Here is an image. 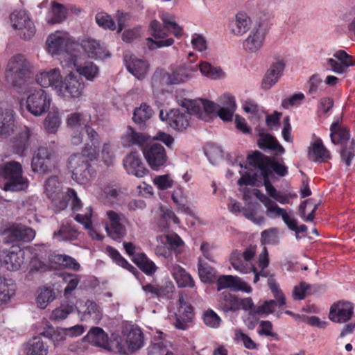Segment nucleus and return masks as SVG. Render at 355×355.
I'll list each match as a JSON object with an SVG mask.
<instances>
[{"label": "nucleus", "instance_id": "obj_40", "mask_svg": "<svg viewBox=\"0 0 355 355\" xmlns=\"http://www.w3.org/2000/svg\"><path fill=\"white\" fill-rule=\"evenodd\" d=\"M171 272L175 279L178 286L181 288H193L195 286L194 281L191 275L184 268L179 265H173L171 268Z\"/></svg>", "mask_w": 355, "mask_h": 355}, {"label": "nucleus", "instance_id": "obj_44", "mask_svg": "<svg viewBox=\"0 0 355 355\" xmlns=\"http://www.w3.org/2000/svg\"><path fill=\"white\" fill-rule=\"evenodd\" d=\"M125 343L129 352H133L144 345L143 334L140 329H131L125 336Z\"/></svg>", "mask_w": 355, "mask_h": 355}, {"label": "nucleus", "instance_id": "obj_21", "mask_svg": "<svg viewBox=\"0 0 355 355\" xmlns=\"http://www.w3.org/2000/svg\"><path fill=\"white\" fill-rule=\"evenodd\" d=\"M334 57L336 59H327V69L337 74L346 73L350 67L355 65L353 57L347 54L344 50L336 51L334 53Z\"/></svg>", "mask_w": 355, "mask_h": 355}, {"label": "nucleus", "instance_id": "obj_26", "mask_svg": "<svg viewBox=\"0 0 355 355\" xmlns=\"http://www.w3.org/2000/svg\"><path fill=\"white\" fill-rule=\"evenodd\" d=\"M286 63L283 60L272 63L263 76L262 88L267 90L275 85L283 75Z\"/></svg>", "mask_w": 355, "mask_h": 355}, {"label": "nucleus", "instance_id": "obj_16", "mask_svg": "<svg viewBox=\"0 0 355 355\" xmlns=\"http://www.w3.org/2000/svg\"><path fill=\"white\" fill-rule=\"evenodd\" d=\"M194 318L193 306L186 302L182 294H180L178 306L173 318V324L177 329L187 330Z\"/></svg>", "mask_w": 355, "mask_h": 355}, {"label": "nucleus", "instance_id": "obj_61", "mask_svg": "<svg viewBox=\"0 0 355 355\" xmlns=\"http://www.w3.org/2000/svg\"><path fill=\"white\" fill-rule=\"evenodd\" d=\"M95 19L97 24L104 29L110 31L116 29V25L111 16L105 12H98Z\"/></svg>", "mask_w": 355, "mask_h": 355}, {"label": "nucleus", "instance_id": "obj_9", "mask_svg": "<svg viewBox=\"0 0 355 355\" xmlns=\"http://www.w3.org/2000/svg\"><path fill=\"white\" fill-rule=\"evenodd\" d=\"M32 66L26 58L21 55L12 57L8 64L6 77L15 86L21 84V80L28 77Z\"/></svg>", "mask_w": 355, "mask_h": 355}, {"label": "nucleus", "instance_id": "obj_35", "mask_svg": "<svg viewBox=\"0 0 355 355\" xmlns=\"http://www.w3.org/2000/svg\"><path fill=\"white\" fill-rule=\"evenodd\" d=\"M251 19L245 12H241L236 14L234 20L230 24L231 33L234 35L241 36L250 30Z\"/></svg>", "mask_w": 355, "mask_h": 355}, {"label": "nucleus", "instance_id": "obj_49", "mask_svg": "<svg viewBox=\"0 0 355 355\" xmlns=\"http://www.w3.org/2000/svg\"><path fill=\"white\" fill-rule=\"evenodd\" d=\"M75 308L76 306L73 303L64 302L62 303L60 306L53 310L50 315V319L55 322L63 320L74 311Z\"/></svg>", "mask_w": 355, "mask_h": 355}, {"label": "nucleus", "instance_id": "obj_29", "mask_svg": "<svg viewBox=\"0 0 355 355\" xmlns=\"http://www.w3.org/2000/svg\"><path fill=\"white\" fill-rule=\"evenodd\" d=\"M123 166L128 174L137 178L144 177L148 171L136 153H130L124 158Z\"/></svg>", "mask_w": 355, "mask_h": 355}, {"label": "nucleus", "instance_id": "obj_57", "mask_svg": "<svg viewBox=\"0 0 355 355\" xmlns=\"http://www.w3.org/2000/svg\"><path fill=\"white\" fill-rule=\"evenodd\" d=\"M67 125L71 130H82L83 126L85 127L87 121L85 119V114L81 112L70 114L67 119Z\"/></svg>", "mask_w": 355, "mask_h": 355}, {"label": "nucleus", "instance_id": "obj_17", "mask_svg": "<svg viewBox=\"0 0 355 355\" xmlns=\"http://www.w3.org/2000/svg\"><path fill=\"white\" fill-rule=\"evenodd\" d=\"M45 191L57 211L63 210L67 207L68 202L64 198L66 193L61 191V184L57 177L53 176L46 180Z\"/></svg>", "mask_w": 355, "mask_h": 355}, {"label": "nucleus", "instance_id": "obj_47", "mask_svg": "<svg viewBox=\"0 0 355 355\" xmlns=\"http://www.w3.org/2000/svg\"><path fill=\"white\" fill-rule=\"evenodd\" d=\"M15 293V284L0 276V306L8 302Z\"/></svg>", "mask_w": 355, "mask_h": 355}, {"label": "nucleus", "instance_id": "obj_6", "mask_svg": "<svg viewBox=\"0 0 355 355\" xmlns=\"http://www.w3.org/2000/svg\"><path fill=\"white\" fill-rule=\"evenodd\" d=\"M0 235L7 243L19 241L30 242L35 237V232L21 224L4 223L0 227Z\"/></svg>", "mask_w": 355, "mask_h": 355}, {"label": "nucleus", "instance_id": "obj_32", "mask_svg": "<svg viewBox=\"0 0 355 355\" xmlns=\"http://www.w3.org/2000/svg\"><path fill=\"white\" fill-rule=\"evenodd\" d=\"M162 24L159 22L158 27L164 28L165 31L171 32L176 38L179 39L184 35V31L175 21V16L167 12H160L159 14Z\"/></svg>", "mask_w": 355, "mask_h": 355}, {"label": "nucleus", "instance_id": "obj_58", "mask_svg": "<svg viewBox=\"0 0 355 355\" xmlns=\"http://www.w3.org/2000/svg\"><path fill=\"white\" fill-rule=\"evenodd\" d=\"M159 209L161 212V219L159 224V228L162 230L167 229L170 220H172L175 224L180 223L179 218L171 209L162 205L159 207Z\"/></svg>", "mask_w": 355, "mask_h": 355}, {"label": "nucleus", "instance_id": "obj_13", "mask_svg": "<svg viewBox=\"0 0 355 355\" xmlns=\"http://www.w3.org/2000/svg\"><path fill=\"white\" fill-rule=\"evenodd\" d=\"M180 105L204 121L207 120L209 114L217 113L219 108V105L215 103L202 99L190 100L184 98L181 101Z\"/></svg>", "mask_w": 355, "mask_h": 355}, {"label": "nucleus", "instance_id": "obj_53", "mask_svg": "<svg viewBox=\"0 0 355 355\" xmlns=\"http://www.w3.org/2000/svg\"><path fill=\"white\" fill-rule=\"evenodd\" d=\"M77 236L78 232L69 223L62 225L59 230L53 233V237L59 241H71Z\"/></svg>", "mask_w": 355, "mask_h": 355}, {"label": "nucleus", "instance_id": "obj_39", "mask_svg": "<svg viewBox=\"0 0 355 355\" xmlns=\"http://www.w3.org/2000/svg\"><path fill=\"white\" fill-rule=\"evenodd\" d=\"M92 215L93 209L91 206H88L83 211V213L77 214L74 217V220L78 223L83 225L85 229L89 231L92 239L101 240L103 236L95 232L92 228Z\"/></svg>", "mask_w": 355, "mask_h": 355}, {"label": "nucleus", "instance_id": "obj_41", "mask_svg": "<svg viewBox=\"0 0 355 355\" xmlns=\"http://www.w3.org/2000/svg\"><path fill=\"white\" fill-rule=\"evenodd\" d=\"M160 239L162 243L168 244L170 249L168 248L167 252L163 253L161 252V248L157 247V255L168 257L171 254V250H174L176 254L180 253L179 248L184 245V241L176 233L167 234L161 236Z\"/></svg>", "mask_w": 355, "mask_h": 355}, {"label": "nucleus", "instance_id": "obj_54", "mask_svg": "<svg viewBox=\"0 0 355 355\" xmlns=\"http://www.w3.org/2000/svg\"><path fill=\"white\" fill-rule=\"evenodd\" d=\"M198 268L199 277L202 282L211 283L214 282L216 278V270L214 268L199 259Z\"/></svg>", "mask_w": 355, "mask_h": 355}, {"label": "nucleus", "instance_id": "obj_14", "mask_svg": "<svg viewBox=\"0 0 355 355\" xmlns=\"http://www.w3.org/2000/svg\"><path fill=\"white\" fill-rule=\"evenodd\" d=\"M268 285L276 300H266L261 305L257 306L253 313L256 314L268 315L275 311V306H282L286 304V300L282 291L275 279L270 277L268 279Z\"/></svg>", "mask_w": 355, "mask_h": 355}, {"label": "nucleus", "instance_id": "obj_45", "mask_svg": "<svg viewBox=\"0 0 355 355\" xmlns=\"http://www.w3.org/2000/svg\"><path fill=\"white\" fill-rule=\"evenodd\" d=\"M66 9L62 5L52 2L46 19L49 24L60 23L66 18Z\"/></svg>", "mask_w": 355, "mask_h": 355}, {"label": "nucleus", "instance_id": "obj_22", "mask_svg": "<svg viewBox=\"0 0 355 355\" xmlns=\"http://www.w3.org/2000/svg\"><path fill=\"white\" fill-rule=\"evenodd\" d=\"M52 152L46 147H40L34 155L31 168L34 172L46 173L51 172L55 167L52 160Z\"/></svg>", "mask_w": 355, "mask_h": 355}, {"label": "nucleus", "instance_id": "obj_59", "mask_svg": "<svg viewBox=\"0 0 355 355\" xmlns=\"http://www.w3.org/2000/svg\"><path fill=\"white\" fill-rule=\"evenodd\" d=\"M125 342L120 336H116L107 341L105 349L114 353L127 354L129 352Z\"/></svg>", "mask_w": 355, "mask_h": 355}, {"label": "nucleus", "instance_id": "obj_5", "mask_svg": "<svg viewBox=\"0 0 355 355\" xmlns=\"http://www.w3.org/2000/svg\"><path fill=\"white\" fill-rule=\"evenodd\" d=\"M86 83L74 71H69L62 78L57 96L64 100H77L84 96Z\"/></svg>", "mask_w": 355, "mask_h": 355}, {"label": "nucleus", "instance_id": "obj_46", "mask_svg": "<svg viewBox=\"0 0 355 355\" xmlns=\"http://www.w3.org/2000/svg\"><path fill=\"white\" fill-rule=\"evenodd\" d=\"M167 336L157 331V355H174V347Z\"/></svg>", "mask_w": 355, "mask_h": 355}, {"label": "nucleus", "instance_id": "obj_27", "mask_svg": "<svg viewBox=\"0 0 355 355\" xmlns=\"http://www.w3.org/2000/svg\"><path fill=\"white\" fill-rule=\"evenodd\" d=\"M31 137V130L25 127L10 141V147L12 151L21 157L24 156L26 150L30 146Z\"/></svg>", "mask_w": 355, "mask_h": 355}, {"label": "nucleus", "instance_id": "obj_51", "mask_svg": "<svg viewBox=\"0 0 355 355\" xmlns=\"http://www.w3.org/2000/svg\"><path fill=\"white\" fill-rule=\"evenodd\" d=\"M201 73L211 79H220L224 77V72L220 67H214L209 62L203 61L199 64Z\"/></svg>", "mask_w": 355, "mask_h": 355}, {"label": "nucleus", "instance_id": "obj_1", "mask_svg": "<svg viewBox=\"0 0 355 355\" xmlns=\"http://www.w3.org/2000/svg\"><path fill=\"white\" fill-rule=\"evenodd\" d=\"M247 161L250 166L259 171L267 193L274 199L278 191L271 184L270 177L272 173L279 177L286 176L288 173V167L278 162L275 157L266 155L259 150L250 153L247 156Z\"/></svg>", "mask_w": 355, "mask_h": 355}, {"label": "nucleus", "instance_id": "obj_25", "mask_svg": "<svg viewBox=\"0 0 355 355\" xmlns=\"http://www.w3.org/2000/svg\"><path fill=\"white\" fill-rule=\"evenodd\" d=\"M193 114L187 109L181 110L180 109L171 110L166 114L169 125L177 131H184L189 125L190 115Z\"/></svg>", "mask_w": 355, "mask_h": 355}, {"label": "nucleus", "instance_id": "obj_7", "mask_svg": "<svg viewBox=\"0 0 355 355\" xmlns=\"http://www.w3.org/2000/svg\"><path fill=\"white\" fill-rule=\"evenodd\" d=\"M51 94L43 89L31 91L27 96L26 107L35 116H40L46 113L51 106Z\"/></svg>", "mask_w": 355, "mask_h": 355}, {"label": "nucleus", "instance_id": "obj_30", "mask_svg": "<svg viewBox=\"0 0 355 355\" xmlns=\"http://www.w3.org/2000/svg\"><path fill=\"white\" fill-rule=\"evenodd\" d=\"M124 60L127 69L134 76L138 79L144 78L146 76L149 69V65L146 61L128 55H124Z\"/></svg>", "mask_w": 355, "mask_h": 355}, {"label": "nucleus", "instance_id": "obj_52", "mask_svg": "<svg viewBox=\"0 0 355 355\" xmlns=\"http://www.w3.org/2000/svg\"><path fill=\"white\" fill-rule=\"evenodd\" d=\"M230 262L232 267L241 273H248L252 271V268L254 267L243 261L241 253L237 250L231 254Z\"/></svg>", "mask_w": 355, "mask_h": 355}, {"label": "nucleus", "instance_id": "obj_64", "mask_svg": "<svg viewBox=\"0 0 355 355\" xmlns=\"http://www.w3.org/2000/svg\"><path fill=\"white\" fill-rule=\"evenodd\" d=\"M174 291L173 283L170 280L166 281L163 284L157 287V297L159 300H169L172 297Z\"/></svg>", "mask_w": 355, "mask_h": 355}, {"label": "nucleus", "instance_id": "obj_31", "mask_svg": "<svg viewBox=\"0 0 355 355\" xmlns=\"http://www.w3.org/2000/svg\"><path fill=\"white\" fill-rule=\"evenodd\" d=\"M80 46L89 58L98 59L108 56L105 49L94 39L85 38L83 40L80 42Z\"/></svg>", "mask_w": 355, "mask_h": 355}, {"label": "nucleus", "instance_id": "obj_37", "mask_svg": "<svg viewBox=\"0 0 355 355\" xmlns=\"http://www.w3.org/2000/svg\"><path fill=\"white\" fill-rule=\"evenodd\" d=\"M71 65L73 67L78 76L83 77L88 81H94L99 75V68L94 62H87L83 64H77L73 61L69 64V67Z\"/></svg>", "mask_w": 355, "mask_h": 355}, {"label": "nucleus", "instance_id": "obj_50", "mask_svg": "<svg viewBox=\"0 0 355 355\" xmlns=\"http://www.w3.org/2000/svg\"><path fill=\"white\" fill-rule=\"evenodd\" d=\"M108 256L118 266H121L123 268L127 269L130 272H132L137 277L138 271L137 269L130 265L127 260H125L119 253V252L111 246H108L106 248Z\"/></svg>", "mask_w": 355, "mask_h": 355}, {"label": "nucleus", "instance_id": "obj_2", "mask_svg": "<svg viewBox=\"0 0 355 355\" xmlns=\"http://www.w3.org/2000/svg\"><path fill=\"white\" fill-rule=\"evenodd\" d=\"M121 144L128 148L137 145L141 148L144 157L152 169H155V137L137 132L130 126L121 137Z\"/></svg>", "mask_w": 355, "mask_h": 355}, {"label": "nucleus", "instance_id": "obj_20", "mask_svg": "<svg viewBox=\"0 0 355 355\" xmlns=\"http://www.w3.org/2000/svg\"><path fill=\"white\" fill-rule=\"evenodd\" d=\"M63 76L61 71L58 68L48 69L38 72L36 75L35 80L38 85L43 88H51V89L57 94L61 83L62 82Z\"/></svg>", "mask_w": 355, "mask_h": 355}, {"label": "nucleus", "instance_id": "obj_33", "mask_svg": "<svg viewBox=\"0 0 355 355\" xmlns=\"http://www.w3.org/2000/svg\"><path fill=\"white\" fill-rule=\"evenodd\" d=\"M259 136L257 146L261 150L272 151L276 155H282L285 153V149L275 137L267 133H259Z\"/></svg>", "mask_w": 355, "mask_h": 355}, {"label": "nucleus", "instance_id": "obj_10", "mask_svg": "<svg viewBox=\"0 0 355 355\" xmlns=\"http://www.w3.org/2000/svg\"><path fill=\"white\" fill-rule=\"evenodd\" d=\"M105 229L107 235L115 241L121 240L127 234L125 225L128 218L121 213L110 210L106 212Z\"/></svg>", "mask_w": 355, "mask_h": 355}, {"label": "nucleus", "instance_id": "obj_11", "mask_svg": "<svg viewBox=\"0 0 355 355\" xmlns=\"http://www.w3.org/2000/svg\"><path fill=\"white\" fill-rule=\"evenodd\" d=\"M197 69V66L191 63L184 64L170 73L161 72L160 82L167 85L184 83L193 78Z\"/></svg>", "mask_w": 355, "mask_h": 355}, {"label": "nucleus", "instance_id": "obj_8", "mask_svg": "<svg viewBox=\"0 0 355 355\" xmlns=\"http://www.w3.org/2000/svg\"><path fill=\"white\" fill-rule=\"evenodd\" d=\"M67 168L72 179L78 184H86L91 178L90 163L80 153H74L69 157Z\"/></svg>", "mask_w": 355, "mask_h": 355}, {"label": "nucleus", "instance_id": "obj_56", "mask_svg": "<svg viewBox=\"0 0 355 355\" xmlns=\"http://www.w3.org/2000/svg\"><path fill=\"white\" fill-rule=\"evenodd\" d=\"M41 335L53 341L54 345H60L67 336L66 329H54L51 326L49 327L45 331L41 333Z\"/></svg>", "mask_w": 355, "mask_h": 355}, {"label": "nucleus", "instance_id": "obj_62", "mask_svg": "<svg viewBox=\"0 0 355 355\" xmlns=\"http://www.w3.org/2000/svg\"><path fill=\"white\" fill-rule=\"evenodd\" d=\"M62 277L64 282L67 284L64 290V295L67 297L77 287L80 277L78 275L71 273H62Z\"/></svg>", "mask_w": 355, "mask_h": 355}, {"label": "nucleus", "instance_id": "obj_19", "mask_svg": "<svg viewBox=\"0 0 355 355\" xmlns=\"http://www.w3.org/2000/svg\"><path fill=\"white\" fill-rule=\"evenodd\" d=\"M71 42L72 39L67 32L58 31L49 35L46 42V50L52 56L60 55Z\"/></svg>", "mask_w": 355, "mask_h": 355}, {"label": "nucleus", "instance_id": "obj_48", "mask_svg": "<svg viewBox=\"0 0 355 355\" xmlns=\"http://www.w3.org/2000/svg\"><path fill=\"white\" fill-rule=\"evenodd\" d=\"M55 298V293L53 288L42 287L37 290L36 302L40 309H45L48 304Z\"/></svg>", "mask_w": 355, "mask_h": 355}, {"label": "nucleus", "instance_id": "obj_28", "mask_svg": "<svg viewBox=\"0 0 355 355\" xmlns=\"http://www.w3.org/2000/svg\"><path fill=\"white\" fill-rule=\"evenodd\" d=\"M3 254L1 263L8 270H17L23 263L24 252L18 246H12Z\"/></svg>", "mask_w": 355, "mask_h": 355}, {"label": "nucleus", "instance_id": "obj_15", "mask_svg": "<svg viewBox=\"0 0 355 355\" xmlns=\"http://www.w3.org/2000/svg\"><path fill=\"white\" fill-rule=\"evenodd\" d=\"M10 22L17 35L25 40L31 38L35 33V27L26 12L15 11L10 15Z\"/></svg>", "mask_w": 355, "mask_h": 355}, {"label": "nucleus", "instance_id": "obj_38", "mask_svg": "<svg viewBox=\"0 0 355 355\" xmlns=\"http://www.w3.org/2000/svg\"><path fill=\"white\" fill-rule=\"evenodd\" d=\"M308 156L313 162H326L331 159L330 152L324 147L321 139H317L312 144Z\"/></svg>", "mask_w": 355, "mask_h": 355}, {"label": "nucleus", "instance_id": "obj_18", "mask_svg": "<svg viewBox=\"0 0 355 355\" xmlns=\"http://www.w3.org/2000/svg\"><path fill=\"white\" fill-rule=\"evenodd\" d=\"M354 315V305L348 301L340 300L330 307L329 318L335 323H346Z\"/></svg>", "mask_w": 355, "mask_h": 355}, {"label": "nucleus", "instance_id": "obj_60", "mask_svg": "<svg viewBox=\"0 0 355 355\" xmlns=\"http://www.w3.org/2000/svg\"><path fill=\"white\" fill-rule=\"evenodd\" d=\"M170 33H171L165 31L164 28H161L157 25V49L171 46L174 44L173 38L168 37Z\"/></svg>", "mask_w": 355, "mask_h": 355}, {"label": "nucleus", "instance_id": "obj_24", "mask_svg": "<svg viewBox=\"0 0 355 355\" xmlns=\"http://www.w3.org/2000/svg\"><path fill=\"white\" fill-rule=\"evenodd\" d=\"M123 247L126 253L132 257V261L146 275H151L154 272L155 264L149 260L144 253L135 254L136 247L130 242H124Z\"/></svg>", "mask_w": 355, "mask_h": 355}, {"label": "nucleus", "instance_id": "obj_3", "mask_svg": "<svg viewBox=\"0 0 355 355\" xmlns=\"http://www.w3.org/2000/svg\"><path fill=\"white\" fill-rule=\"evenodd\" d=\"M330 131L332 143L341 145L340 157L347 166H349L354 157L355 141L350 140L349 131L338 122H334L331 124Z\"/></svg>", "mask_w": 355, "mask_h": 355}, {"label": "nucleus", "instance_id": "obj_34", "mask_svg": "<svg viewBox=\"0 0 355 355\" xmlns=\"http://www.w3.org/2000/svg\"><path fill=\"white\" fill-rule=\"evenodd\" d=\"M21 353L22 355H47L48 346L40 337H33L23 345Z\"/></svg>", "mask_w": 355, "mask_h": 355}, {"label": "nucleus", "instance_id": "obj_55", "mask_svg": "<svg viewBox=\"0 0 355 355\" xmlns=\"http://www.w3.org/2000/svg\"><path fill=\"white\" fill-rule=\"evenodd\" d=\"M153 114V110L146 104L142 103L139 107L134 111V121L141 125L150 119Z\"/></svg>", "mask_w": 355, "mask_h": 355}, {"label": "nucleus", "instance_id": "obj_43", "mask_svg": "<svg viewBox=\"0 0 355 355\" xmlns=\"http://www.w3.org/2000/svg\"><path fill=\"white\" fill-rule=\"evenodd\" d=\"M218 306L225 313L236 312L239 310V298L229 292H223L218 300Z\"/></svg>", "mask_w": 355, "mask_h": 355}, {"label": "nucleus", "instance_id": "obj_23", "mask_svg": "<svg viewBox=\"0 0 355 355\" xmlns=\"http://www.w3.org/2000/svg\"><path fill=\"white\" fill-rule=\"evenodd\" d=\"M78 315L81 321L99 322L103 317L102 308L93 300H87L80 306Z\"/></svg>", "mask_w": 355, "mask_h": 355}, {"label": "nucleus", "instance_id": "obj_4", "mask_svg": "<svg viewBox=\"0 0 355 355\" xmlns=\"http://www.w3.org/2000/svg\"><path fill=\"white\" fill-rule=\"evenodd\" d=\"M0 176L8 180L3 186L4 191H19L28 186V180L22 176L21 166L17 162H9L1 165Z\"/></svg>", "mask_w": 355, "mask_h": 355}, {"label": "nucleus", "instance_id": "obj_12", "mask_svg": "<svg viewBox=\"0 0 355 355\" xmlns=\"http://www.w3.org/2000/svg\"><path fill=\"white\" fill-rule=\"evenodd\" d=\"M268 32L267 24L259 22L250 30L248 36L243 42L244 50L250 53H258L263 46Z\"/></svg>", "mask_w": 355, "mask_h": 355}, {"label": "nucleus", "instance_id": "obj_63", "mask_svg": "<svg viewBox=\"0 0 355 355\" xmlns=\"http://www.w3.org/2000/svg\"><path fill=\"white\" fill-rule=\"evenodd\" d=\"M322 83V80L318 74L312 75L306 83L308 94L312 96L313 98H315L318 96L320 91V87Z\"/></svg>", "mask_w": 355, "mask_h": 355}, {"label": "nucleus", "instance_id": "obj_42", "mask_svg": "<svg viewBox=\"0 0 355 355\" xmlns=\"http://www.w3.org/2000/svg\"><path fill=\"white\" fill-rule=\"evenodd\" d=\"M84 340L94 346L105 349L108 338L107 335L101 328L93 327L84 337Z\"/></svg>", "mask_w": 355, "mask_h": 355}, {"label": "nucleus", "instance_id": "obj_36", "mask_svg": "<svg viewBox=\"0 0 355 355\" xmlns=\"http://www.w3.org/2000/svg\"><path fill=\"white\" fill-rule=\"evenodd\" d=\"M15 112L8 107H0V136L10 135L13 131Z\"/></svg>", "mask_w": 355, "mask_h": 355}]
</instances>
